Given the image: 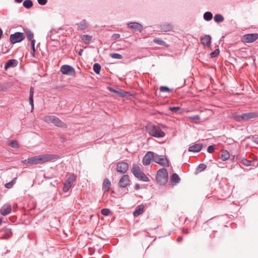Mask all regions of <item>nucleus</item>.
Wrapping results in <instances>:
<instances>
[{"instance_id": "16", "label": "nucleus", "mask_w": 258, "mask_h": 258, "mask_svg": "<svg viewBox=\"0 0 258 258\" xmlns=\"http://www.w3.org/2000/svg\"><path fill=\"white\" fill-rule=\"evenodd\" d=\"M159 27L160 31L164 32L171 31L174 28V27L172 24L166 23L161 24Z\"/></svg>"}, {"instance_id": "53", "label": "nucleus", "mask_w": 258, "mask_h": 258, "mask_svg": "<svg viewBox=\"0 0 258 258\" xmlns=\"http://www.w3.org/2000/svg\"><path fill=\"white\" fill-rule=\"evenodd\" d=\"M140 188H141V186H140V184H135V189L139 190Z\"/></svg>"}, {"instance_id": "7", "label": "nucleus", "mask_w": 258, "mask_h": 258, "mask_svg": "<svg viewBox=\"0 0 258 258\" xmlns=\"http://www.w3.org/2000/svg\"><path fill=\"white\" fill-rule=\"evenodd\" d=\"M77 176L74 174H71L65 180L63 183V191L68 192L73 185L74 182L76 180Z\"/></svg>"}, {"instance_id": "15", "label": "nucleus", "mask_w": 258, "mask_h": 258, "mask_svg": "<svg viewBox=\"0 0 258 258\" xmlns=\"http://www.w3.org/2000/svg\"><path fill=\"white\" fill-rule=\"evenodd\" d=\"M130 177L127 174L123 175L120 179L118 185L120 187L124 188L130 185Z\"/></svg>"}, {"instance_id": "33", "label": "nucleus", "mask_w": 258, "mask_h": 258, "mask_svg": "<svg viewBox=\"0 0 258 258\" xmlns=\"http://www.w3.org/2000/svg\"><path fill=\"white\" fill-rule=\"evenodd\" d=\"M101 69V66L100 64H99L98 63H95L94 64L93 71L96 74L99 75L100 74Z\"/></svg>"}, {"instance_id": "55", "label": "nucleus", "mask_w": 258, "mask_h": 258, "mask_svg": "<svg viewBox=\"0 0 258 258\" xmlns=\"http://www.w3.org/2000/svg\"><path fill=\"white\" fill-rule=\"evenodd\" d=\"M183 232L187 234V233H188V230L187 229H183Z\"/></svg>"}, {"instance_id": "44", "label": "nucleus", "mask_w": 258, "mask_h": 258, "mask_svg": "<svg viewBox=\"0 0 258 258\" xmlns=\"http://www.w3.org/2000/svg\"><path fill=\"white\" fill-rule=\"evenodd\" d=\"M219 52L220 51L218 49H215L214 51L210 53V55H211V57L213 58V57H215L217 56L219 54Z\"/></svg>"}, {"instance_id": "17", "label": "nucleus", "mask_w": 258, "mask_h": 258, "mask_svg": "<svg viewBox=\"0 0 258 258\" xmlns=\"http://www.w3.org/2000/svg\"><path fill=\"white\" fill-rule=\"evenodd\" d=\"M18 64V61L15 59H11L8 60L5 64L4 69L7 70L9 68H14Z\"/></svg>"}, {"instance_id": "57", "label": "nucleus", "mask_w": 258, "mask_h": 258, "mask_svg": "<svg viewBox=\"0 0 258 258\" xmlns=\"http://www.w3.org/2000/svg\"><path fill=\"white\" fill-rule=\"evenodd\" d=\"M44 177L46 179H49V178H51V177H50V176H45V175H44Z\"/></svg>"}, {"instance_id": "18", "label": "nucleus", "mask_w": 258, "mask_h": 258, "mask_svg": "<svg viewBox=\"0 0 258 258\" xmlns=\"http://www.w3.org/2000/svg\"><path fill=\"white\" fill-rule=\"evenodd\" d=\"M12 211V208L10 205H5L0 209V214L3 216H6Z\"/></svg>"}, {"instance_id": "21", "label": "nucleus", "mask_w": 258, "mask_h": 258, "mask_svg": "<svg viewBox=\"0 0 258 258\" xmlns=\"http://www.w3.org/2000/svg\"><path fill=\"white\" fill-rule=\"evenodd\" d=\"M77 25H78L77 30L79 31L86 29L89 25V23L85 19L77 23Z\"/></svg>"}, {"instance_id": "12", "label": "nucleus", "mask_w": 258, "mask_h": 258, "mask_svg": "<svg viewBox=\"0 0 258 258\" xmlns=\"http://www.w3.org/2000/svg\"><path fill=\"white\" fill-rule=\"evenodd\" d=\"M13 235L11 228L7 227L0 231V239H8Z\"/></svg>"}, {"instance_id": "51", "label": "nucleus", "mask_w": 258, "mask_h": 258, "mask_svg": "<svg viewBox=\"0 0 258 258\" xmlns=\"http://www.w3.org/2000/svg\"><path fill=\"white\" fill-rule=\"evenodd\" d=\"M189 118L190 119H192L194 120H199V119H200V117L199 115H196L189 116Z\"/></svg>"}, {"instance_id": "52", "label": "nucleus", "mask_w": 258, "mask_h": 258, "mask_svg": "<svg viewBox=\"0 0 258 258\" xmlns=\"http://www.w3.org/2000/svg\"><path fill=\"white\" fill-rule=\"evenodd\" d=\"M158 128H160L161 130V128H167V126L165 125H164L163 124H159L158 126Z\"/></svg>"}, {"instance_id": "34", "label": "nucleus", "mask_w": 258, "mask_h": 258, "mask_svg": "<svg viewBox=\"0 0 258 258\" xmlns=\"http://www.w3.org/2000/svg\"><path fill=\"white\" fill-rule=\"evenodd\" d=\"M160 91L161 92L170 93L173 91V89H170L167 86H162L159 88Z\"/></svg>"}, {"instance_id": "56", "label": "nucleus", "mask_w": 258, "mask_h": 258, "mask_svg": "<svg viewBox=\"0 0 258 258\" xmlns=\"http://www.w3.org/2000/svg\"><path fill=\"white\" fill-rule=\"evenodd\" d=\"M16 2L18 3H21L23 0H15Z\"/></svg>"}, {"instance_id": "35", "label": "nucleus", "mask_w": 258, "mask_h": 258, "mask_svg": "<svg viewBox=\"0 0 258 258\" xmlns=\"http://www.w3.org/2000/svg\"><path fill=\"white\" fill-rule=\"evenodd\" d=\"M8 145L13 148H19V144L17 141L15 140H11L8 143Z\"/></svg>"}, {"instance_id": "43", "label": "nucleus", "mask_w": 258, "mask_h": 258, "mask_svg": "<svg viewBox=\"0 0 258 258\" xmlns=\"http://www.w3.org/2000/svg\"><path fill=\"white\" fill-rule=\"evenodd\" d=\"M241 163L245 166H250L251 164V161L245 159L243 158L241 160Z\"/></svg>"}, {"instance_id": "41", "label": "nucleus", "mask_w": 258, "mask_h": 258, "mask_svg": "<svg viewBox=\"0 0 258 258\" xmlns=\"http://www.w3.org/2000/svg\"><path fill=\"white\" fill-rule=\"evenodd\" d=\"M110 56L113 58H115V59H122V55L119 54V53H111L110 54Z\"/></svg>"}, {"instance_id": "46", "label": "nucleus", "mask_w": 258, "mask_h": 258, "mask_svg": "<svg viewBox=\"0 0 258 258\" xmlns=\"http://www.w3.org/2000/svg\"><path fill=\"white\" fill-rule=\"evenodd\" d=\"M110 211L108 209H103L101 210V214L104 216H108Z\"/></svg>"}, {"instance_id": "2", "label": "nucleus", "mask_w": 258, "mask_h": 258, "mask_svg": "<svg viewBox=\"0 0 258 258\" xmlns=\"http://www.w3.org/2000/svg\"><path fill=\"white\" fill-rule=\"evenodd\" d=\"M257 117H258V113L250 112L242 114H235L233 115V119L237 122H243Z\"/></svg>"}, {"instance_id": "4", "label": "nucleus", "mask_w": 258, "mask_h": 258, "mask_svg": "<svg viewBox=\"0 0 258 258\" xmlns=\"http://www.w3.org/2000/svg\"><path fill=\"white\" fill-rule=\"evenodd\" d=\"M132 172L136 178L143 181L148 182L150 181L149 178L141 170L140 167L137 165H134L132 169Z\"/></svg>"}, {"instance_id": "19", "label": "nucleus", "mask_w": 258, "mask_h": 258, "mask_svg": "<svg viewBox=\"0 0 258 258\" xmlns=\"http://www.w3.org/2000/svg\"><path fill=\"white\" fill-rule=\"evenodd\" d=\"M202 44L205 46H209L211 43V37L209 35H205L201 38Z\"/></svg>"}, {"instance_id": "31", "label": "nucleus", "mask_w": 258, "mask_h": 258, "mask_svg": "<svg viewBox=\"0 0 258 258\" xmlns=\"http://www.w3.org/2000/svg\"><path fill=\"white\" fill-rule=\"evenodd\" d=\"M214 21L215 22L219 23L224 21V18L221 14H216L214 16Z\"/></svg>"}, {"instance_id": "10", "label": "nucleus", "mask_w": 258, "mask_h": 258, "mask_svg": "<svg viewBox=\"0 0 258 258\" xmlns=\"http://www.w3.org/2000/svg\"><path fill=\"white\" fill-rule=\"evenodd\" d=\"M60 72L63 75H74L75 74V69L68 64H64L61 67Z\"/></svg>"}, {"instance_id": "49", "label": "nucleus", "mask_w": 258, "mask_h": 258, "mask_svg": "<svg viewBox=\"0 0 258 258\" xmlns=\"http://www.w3.org/2000/svg\"><path fill=\"white\" fill-rule=\"evenodd\" d=\"M120 37V35L119 34H118V33H114L113 34L112 36H111V38L113 40H116V39H117L118 38H119Z\"/></svg>"}, {"instance_id": "1", "label": "nucleus", "mask_w": 258, "mask_h": 258, "mask_svg": "<svg viewBox=\"0 0 258 258\" xmlns=\"http://www.w3.org/2000/svg\"><path fill=\"white\" fill-rule=\"evenodd\" d=\"M59 158L56 154H41L28 158L22 161L24 164L30 165L41 164L47 162L54 161Z\"/></svg>"}, {"instance_id": "27", "label": "nucleus", "mask_w": 258, "mask_h": 258, "mask_svg": "<svg viewBox=\"0 0 258 258\" xmlns=\"http://www.w3.org/2000/svg\"><path fill=\"white\" fill-rule=\"evenodd\" d=\"M111 186V182L107 178H105L103 182L102 189L105 191H109Z\"/></svg>"}, {"instance_id": "47", "label": "nucleus", "mask_w": 258, "mask_h": 258, "mask_svg": "<svg viewBox=\"0 0 258 258\" xmlns=\"http://www.w3.org/2000/svg\"><path fill=\"white\" fill-rule=\"evenodd\" d=\"M181 109V107L179 106L176 107H169V109L170 111H174L175 112H177L179 110Z\"/></svg>"}, {"instance_id": "59", "label": "nucleus", "mask_w": 258, "mask_h": 258, "mask_svg": "<svg viewBox=\"0 0 258 258\" xmlns=\"http://www.w3.org/2000/svg\"><path fill=\"white\" fill-rule=\"evenodd\" d=\"M51 33V31H49V32L47 34V37H50V35H49V33Z\"/></svg>"}, {"instance_id": "9", "label": "nucleus", "mask_w": 258, "mask_h": 258, "mask_svg": "<svg viewBox=\"0 0 258 258\" xmlns=\"http://www.w3.org/2000/svg\"><path fill=\"white\" fill-rule=\"evenodd\" d=\"M257 39V33H250L244 35L242 38V41L245 43H252Z\"/></svg>"}, {"instance_id": "30", "label": "nucleus", "mask_w": 258, "mask_h": 258, "mask_svg": "<svg viewBox=\"0 0 258 258\" xmlns=\"http://www.w3.org/2000/svg\"><path fill=\"white\" fill-rule=\"evenodd\" d=\"M203 18L205 21H209L213 18V14L211 12H206L204 14Z\"/></svg>"}, {"instance_id": "14", "label": "nucleus", "mask_w": 258, "mask_h": 258, "mask_svg": "<svg viewBox=\"0 0 258 258\" xmlns=\"http://www.w3.org/2000/svg\"><path fill=\"white\" fill-rule=\"evenodd\" d=\"M154 153L151 151H148L144 156L143 159V164L144 165H148L150 164L152 160H154Z\"/></svg>"}, {"instance_id": "42", "label": "nucleus", "mask_w": 258, "mask_h": 258, "mask_svg": "<svg viewBox=\"0 0 258 258\" xmlns=\"http://www.w3.org/2000/svg\"><path fill=\"white\" fill-rule=\"evenodd\" d=\"M16 178L13 179L11 181L5 184V186L7 188H11L13 187Z\"/></svg>"}, {"instance_id": "28", "label": "nucleus", "mask_w": 258, "mask_h": 258, "mask_svg": "<svg viewBox=\"0 0 258 258\" xmlns=\"http://www.w3.org/2000/svg\"><path fill=\"white\" fill-rule=\"evenodd\" d=\"M92 36L88 35H83L82 36V40L85 44H88L90 42L92 39Z\"/></svg>"}, {"instance_id": "13", "label": "nucleus", "mask_w": 258, "mask_h": 258, "mask_svg": "<svg viewBox=\"0 0 258 258\" xmlns=\"http://www.w3.org/2000/svg\"><path fill=\"white\" fill-rule=\"evenodd\" d=\"M127 27L134 31L141 32L143 30L142 25L138 22H130L127 25Z\"/></svg>"}, {"instance_id": "20", "label": "nucleus", "mask_w": 258, "mask_h": 258, "mask_svg": "<svg viewBox=\"0 0 258 258\" xmlns=\"http://www.w3.org/2000/svg\"><path fill=\"white\" fill-rule=\"evenodd\" d=\"M203 148V145L201 143L195 144L188 148V151L192 152H199Z\"/></svg>"}, {"instance_id": "48", "label": "nucleus", "mask_w": 258, "mask_h": 258, "mask_svg": "<svg viewBox=\"0 0 258 258\" xmlns=\"http://www.w3.org/2000/svg\"><path fill=\"white\" fill-rule=\"evenodd\" d=\"M215 150V146L214 145H210L209 146H208V148H207V151L209 153H212L214 152Z\"/></svg>"}, {"instance_id": "29", "label": "nucleus", "mask_w": 258, "mask_h": 258, "mask_svg": "<svg viewBox=\"0 0 258 258\" xmlns=\"http://www.w3.org/2000/svg\"><path fill=\"white\" fill-rule=\"evenodd\" d=\"M55 116L54 115H47L44 117V121L48 123H53Z\"/></svg>"}, {"instance_id": "37", "label": "nucleus", "mask_w": 258, "mask_h": 258, "mask_svg": "<svg viewBox=\"0 0 258 258\" xmlns=\"http://www.w3.org/2000/svg\"><path fill=\"white\" fill-rule=\"evenodd\" d=\"M246 138L250 139L253 142L258 145V136L257 135L249 136H248Z\"/></svg>"}, {"instance_id": "32", "label": "nucleus", "mask_w": 258, "mask_h": 258, "mask_svg": "<svg viewBox=\"0 0 258 258\" xmlns=\"http://www.w3.org/2000/svg\"><path fill=\"white\" fill-rule=\"evenodd\" d=\"M23 6L26 9H30L33 6V2L31 0H25L23 3Z\"/></svg>"}, {"instance_id": "11", "label": "nucleus", "mask_w": 258, "mask_h": 258, "mask_svg": "<svg viewBox=\"0 0 258 258\" xmlns=\"http://www.w3.org/2000/svg\"><path fill=\"white\" fill-rule=\"evenodd\" d=\"M128 169V164L124 161H119L116 164V170L121 174L125 173Z\"/></svg>"}, {"instance_id": "54", "label": "nucleus", "mask_w": 258, "mask_h": 258, "mask_svg": "<svg viewBox=\"0 0 258 258\" xmlns=\"http://www.w3.org/2000/svg\"><path fill=\"white\" fill-rule=\"evenodd\" d=\"M182 240V237L181 236H178L177 238V241L178 242H180Z\"/></svg>"}, {"instance_id": "45", "label": "nucleus", "mask_w": 258, "mask_h": 258, "mask_svg": "<svg viewBox=\"0 0 258 258\" xmlns=\"http://www.w3.org/2000/svg\"><path fill=\"white\" fill-rule=\"evenodd\" d=\"M35 40H32L31 42V49H32V56H34L35 52Z\"/></svg>"}, {"instance_id": "58", "label": "nucleus", "mask_w": 258, "mask_h": 258, "mask_svg": "<svg viewBox=\"0 0 258 258\" xmlns=\"http://www.w3.org/2000/svg\"><path fill=\"white\" fill-rule=\"evenodd\" d=\"M83 50L81 49L80 52H79V55H81Z\"/></svg>"}, {"instance_id": "26", "label": "nucleus", "mask_w": 258, "mask_h": 258, "mask_svg": "<svg viewBox=\"0 0 258 258\" xmlns=\"http://www.w3.org/2000/svg\"><path fill=\"white\" fill-rule=\"evenodd\" d=\"M230 153L228 151L225 150H222L220 155V159L222 161H226L228 160L230 158Z\"/></svg>"}, {"instance_id": "5", "label": "nucleus", "mask_w": 258, "mask_h": 258, "mask_svg": "<svg viewBox=\"0 0 258 258\" xmlns=\"http://www.w3.org/2000/svg\"><path fill=\"white\" fill-rule=\"evenodd\" d=\"M25 38V34L24 33L16 32L14 34H11L10 41L12 44H14L22 41Z\"/></svg>"}, {"instance_id": "40", "label": "nucleus", "mask_w": 258, "mask_h": 258, "mask_svg": "<svg viewBox=\"0 0 258 258\" xmlns=\"http://www.w3.org/2000/svg\"><path fill=\"white\" fill-rule=\"evenodd\" d=\"M207 167V165L205 164H203V163H201L200 164L197 168V170L198 171V172H202V171H203L204 170H205Z\"/></svg>"}, {"instance_id": "39", "label": "nucleus", "mask_w": 258, "mask_h": 258, "mask_svg": "<svg viewBox=\"0 0 258 258\" xmlns=\"http://www.w3.org/2000/svg\"><path fill=\"white\" fill-rule=\"evenodd\" d=\"M153 41L160 45L164 46L166 44V42L164 41L159 38H155L153 40Z\"/></svg>"}, {"instance_id": "25", "label": "nucleus", "mask_w": 258, "mask_h": 258, "mask_svg": "<svg viewBox=\"0 0 258 258\" xmlns=\"http://www.w3.org/2000/svg\"><path fill=\"white\" fill-rule=\"evenodd\" d=\"M25 36H26L27 39L30 41L31 42L32 40H35L34 39V34L29 29L26 28L24 29Z\"/></svg>"}, {"instance_id": "50", "label": "nucleus", "mask_w": 258, "mask_h": 258, "mask_svg": "<svg viewBox=\"0 0 258 258\" xmlns=\"http://www.w3.org/2000/svg\"><path fill=\"white\" fill-rule=\"evenodd\" d=\"M47 0H37L38 4L40 5H45L47 3Z\"/></svg>"}, {"instance_id": "23", "label": "nucleus", "mask_w": 258, "mask_h": 258, "mask_svg": "<svg viewBox=\"0 0 258 258\" xmlns=\"http://www.w3.org/2000/svg\"><path fill=\"white\" fill-rule=\"evenodd\" d=\"M53 124H54L55 126L61 127L62 128H66L67 127V125L56 116Z\"/></svg>"}, {"instance_id": "36", "label": "nucleus", "mask_w": 258, "mask_h": 258, "mask_svg": "<svg viewBox=\"0 0 258 258\" xmlns=\"http://www.w3.org/2000/svg\"><path fill=\"white\" fill-rule=\"evenodd\" d=\"M171 180L175 183H178L180 180L179 176L176 173H173L171 177Z\"/></svg>"}, {"instance_id": "22", "label": "nucleus", "mask_w": 258, "mask_h": 258, "mask_svg": "<svg viewBox=\"0 0 258 258\" xmlns=\"http://www.w3.org/2000/svg\"><path fill=\"white\" fill-rule=\"evenodd\" d=\"M144 206L141 204L138 206L133 212L135 217H138L141 215L144 212Z\"/></svg>"}, {"instance_id": "60", "label": "nucleus", "mask_w": 258, "mask_h": 258, "mask_svg": "<svg viewBox=\"0 0 258 258\" xmlns=\"http://www.w3.org/2000/svg\"><path fill=\"white\" fill-rule=\"evenodd\" d=\"M2 224V219L0 218V225H1Z\"/></svg>"}, {"instance_id": "24", "label": "nucleus", "mask_w": 258, "mask_h": 258, "mask_svg": "<svg viewBox=\"0 0 258 258\" xmlns=\"http://www.w3.org/2000/svg\"><path fill=\"white\" fill-rule=\"evenodd\" d=\"M33 95H34V88L33 87H31L30 89V93H29V103L31 107V112L33 111L34 109V100H33Z\"/></svg>"}, {"instance_id": "3", "label": "nucleus", "mask_w": 258, "mask_h": 258, "mask_svg": "<svg viewBox=\"0 0 258 258\" xmlns=\"http://www.w3.org/2000/svg\"><path fill=\"white\" fill-rule=\"evenodd\" d=\"M168 179V174L166 168H161L158 170L156 177V180L160 184H165Z\"/></svg>"}, {"instance_id": "38", "label": "nucleus", "mask_w": 258, "mask_h": 258, "mask_svg": "<svg viewBox=\"0 0 258 258\" xmlns=\"http://www.w3.org/2000/svg\"><path fill=\"white\" fill-rule=\"evenodd\" d=\"M108 90L111 92H112V93H116V94H118L119 95V96H121V97H123L124 96V93L123 92H120V91H118L111 87H108Z\"/></svg>"}, {"instance_id": "8", "label": "nucleus", "mask_w": 258, "mask_h": 258, "mask_svg": "<svg viewBox=\"0 0 258 258\" xmlns=\"http://www.w3.org/2000/svg\"><path fill=\"white\" fill-rule=\"evenodd\" d=\"M153 161L155 162L162 165H167V166H169L168 159L163 155L160 156L157 154H155Z\"/></svg>"}, {"instance_id": "6", "label": "nucleus", "mask_w": 258, "mask_h": 258, "mask_svg": "<svg viewBox=\"0 0 258 258\" xmlns=\"http://www.w3.org/2000/svg\"><path fill=\"white\" fill-rule=\"evenodd\" d=\"M149 134L150 136L155 138H163L165 136V134L157 126L153 125L149 130Z\"/></svg>"}]
</instances>
